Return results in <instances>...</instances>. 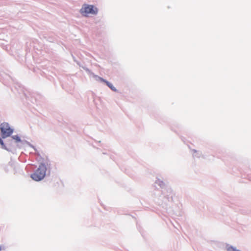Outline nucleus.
<instances>
[{"instance_id":"nucleus-2","label":"nucleus","mask_w":251,"mask_h":251,"mask_svg":"<svg viewBox=\"0 0 251 251\" xmlns=\"http://www.w3.org/2000/svg\"><path fill=\"white\" fill-rule=\"evenodd\" d=\"M80 12L85 16H88L89 14L96 15L98 13V9L92 5L84 4Z\"/></svg>"},{"instance_id":"nucleus-4","label":"nucleus","mask_w":251,"mask_h":251,"mask_svg":"<svg viewBox=\"0 0 251 251\" xmlns=\"http://www.w3.org/2000/svg\"><path fill=\"white\" fill-rule=\"evenodd\" d=\"M100 79H101L102 81L104 82L106 84V85H107L109 88H110L112 90H114V91H116L115 88L113 86V85H112V84L111 83H109L108 81H106V80H104L103 79H102V78H100Z\"/></svg>"},{"instance_id":"nucleus-6","label":"nucleus","mask_w":251,"mask_h":251,"mask_svg":"<svg viewBox=\"0 0 251 251\" xmlns=\"http://www.w3.org/2000/svg\"><path fill=\"white\" fill-rule=\"evenodd\" d=\"M12 138L14 139L16 142H19L21 141L20 137L17 135L13 136Z\"/></svg>"},{"instance_id":"nucleus-3","label":"nucleus","mask_w":251,"mask_h":251,"mask_svg":"<svg viewBox=\"0 0 251 251\" xmlns=\"http://www.w3.org/2000/svg\"><path fill=\"white\" fill-rule=\"evenodd\" d=\"M0 129L1 132V136L3 138L9 137L13 133V129L6 123H3L0 125Z\"/></svg>"},{"instance_id":"nucleus-7","label":"nucleus","mask_w":251,"mask_h":251,"mask_svg":"<svg viewBox=\"0 0 251 251\" xmlns=\"http://www.w3.org/2000/svg\"><path fill=\"white\" fill-rule=\"evenodd\" d=\"M1 247H0V251H1Z\"/></svg>"},{"instance_id":"nucleus-1","label":"nucleus","mask_w":251,"mask_h":251,"mask_svg":"<svg viewBox=\"0 0 251 251\" xmlns=\"http://www.w3.org/2000/svg\"><path fill=\"white\" fill-rule=\"evenodd\" d=\"M46 171V165L41 164L35 172L31 175V177L35 181H40L45 177Z\"/></svg>"},{"instance_id":"nucleus-5","label":"nucleus","mask_w":251,"mask_h":251,"mask_svg":"<svg viewBox=\"0 0 251 251\" xmlns=\"http://www.w3.org/2000/svg\"><path fill=\"white\" fill-rule=\"evenodd\" d=\"M227 250L228 251H240L238 250H236L235 248L232 246L228 247Z\"/></svg>"}]
</instances>
